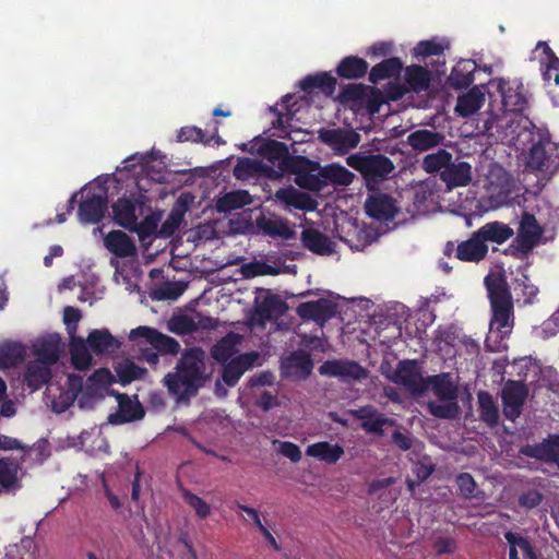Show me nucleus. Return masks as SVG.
<instances>
[{"label":"nucleus","mask_w":559,"mask_h":559,"mask_svg":"<svg viewBox=\"0 0 559 559\" xmlns=\"http://www.w3.org/2000/svg\"><path fill=\"white\" fill-rule=\"evenodd\" d=\"M489 86L501 97L502 107L486 121V130L490 136L519 148L532 139V123L522 114L527 103L523 84L496 78L489 81Z\"/></svg>","instance_id":"obj_1"},{"label":"nucleus","mask_w":559,"mask_h":559,"mask_svg":"<svg viewBox=\"0 0 559 559\" xmlns=\"http://www.w3.org/2000/svg\"><path fill=\"white\" fill-rule=\"evenodd\" d=\"M270 170L272 176L295 174V182L309 190H320L322 185L330 182L337 186H348L353 182L354 174L340 164L320 167L305 157L290 156L287 147L280 142L267 146Z\"/></svg>","instance_id":"obj_2"},{"label":"nucleus","mask_w":559,"mask_h":559,"mask_svg":"<svg viewBox=\"0 0 559 559\" xmlns=\"http://www.w3.org/2000/svg\"><path fill=\"white\" fill-rule=\"evenodd\" d=\"M114 381L112 373L106 368L96 370L84 385L81 377L67 374L62 383H50L46 395L56 413L66 412L75 400L80 408H92L109 393V386Z\"/></svg>","instance_id":"obj_3"},{"label":"nucleus","mask_w":559,"mask_h":559,"mask_svg":"<svg viewBox=\"0 0 559 559\" xmlns=\"http://www.w3.org/2000/svg\"><path fill=\"white\" fill-rule=\"evenodd\" d=\"M491 306V319L485 345L490 352L504 348L503 341L514 325L513 301L506 281L500 275H488L485 278Z\"/></svg>","instance_id":"obj_4"},{"label":"nucleus","mask_w":559,"mask_h":559,"mask_svg":"<svg viewBox=\"0 0 559 559\" xmlns=\"http://www.w3.org/2000/svg\"><path fill=\"white\" fill-rule=\"evenodd\" d=\"M205 354L192 347L185 350L176 366L175 372L164 378V384L177 400L193 395L205 382Z\"/></svg>","instance_id":"obj_5"},{"label":"nucleus","mask_w":559,"mask_h":559,"mask_svg":"<svg viewBox=\"0 0 559 559\" xmlns=\"http://www.w3.org/2000/svg\"><path fill=\"white\" fill-rule=\"evenodd\" d=\"M528 143L532 145L525 157L526 169L539 174L543 178H550L559 169V144L549 139L535 141V134L532 132V139L515 150L524 151Z\"/></svg>","instance_id":"obj_6"},{"label":"nucleus","mask_w":559,"mask_h":559,"mask_svg":"<svg viewBox=\"0 0 559 559\" xmlns=\"http://www.w3.org/2000/svg\"><path fill=\"white\" fill-rule=\"evenodd\" d=\"M107 210V190L102 185L91 182L82 189L79 218L84 224L99 222Z\"/></svg>","instance_id":"obj_7"},{"label":"nucleus","mask_w":559,"mask_h":559,"mask_svg":"<svg viewBox=\"0 0 559 559\" xmlns=\"http://www.w3.org/2000/svg\"><path fill=\"white\" fill-rule=\"evenodd\" d=\"M542 236L543 228L537 223L535 216L525 213L521 217L516 237L506 252L521 259L526 258L540 242Z\"/></svg>","instance_id":"obj_8"},{"label":"nucleus","mask_w":559,"mask_h":559,"mask_svg":"<svg viewBox=\"0 0 559 559\" xmlns=\"http://www.w3.org/2000/svg\"><path fill=\"white\" fill-rule=\"evenodd\" d=\"M347 164L364 175L368 186L371 181L386 179L394 170L393 163L383 155H350Z\"/></svg>","instance_id":"obj_9"},{"label":"nucleus","mask_w":559,"mask_h":559,"mask_svg":"<svg viewBox=\"0 0 559 559\" xmlns=\"http://www.w3.org/2000/svg\"><path fill=\"white\" fill-rule=\"evenodd\" d=\"M535 53L539 59L543 79L550 88L552 100L559 105V58L555 56L547 43H538Z\"/></svg>","instance_id":"obj_10"},{"label":"nucleus","mask_w":559,"mask_h":559,"mask_svg":"<svg viewBox=\"0 0 559 559\" xmlns=\"http://www.w3.org/2000/svg\"><path fill=\"white\" fill-rule=\"evenodd\" d=\"M130 341L134 342L139 347L150 344L152 347L164 354L176 355L179 349V343L157 330L148 326H139L130 331Z\"/></svg>","instance_id":"obj_11"},{"label":"nucleus","mask_w":559,"mask_h":559,"mask_svg":"<svg viewBox=\"0 0 559 559\" xmlns=\"http://www.w3.org/2000/svg\"><path fill=\"white\" fill-rule=\"evenodd\" d=\"M386 377L412 393H421L427 388L420 367L415 361H401L396 369Z\"/></svg>","instance_id":"obj_12"},{"label":"nucleus","mask_w":559,"mask_h":559,"mask_svg":"<svg viewBox=\"0 0 559 559\" xmlns=\"http://www.w3.org/2000/svg\"><path fill=\"white\" fill-rule=\"evenodd\" d=\"M319 138L324 144L340 155L346 154L360 142V135L352 129L321 130Z\"/></svg>","instance_id":"obj_13"},{"label":"nucleus","mask_w":559,"mask_h":559,"mask_svg":"<svg viewBox=\"0 0 559 559\" xmlns=\"http://www.w3.org/2000/svg\"><path fill=\"white\" fill-rule=\"evenodd\" d=\"M527 389L521 381H508L502 389L503 414L510 419H516L527 396Z\"/></svg>","instance_id":"obj_14"},{"label":"nucleus","mask_w":559,"mask_h":559,"mask_svg":"<svg viewBox=\"0 0 559 559\" xmlns=\"http://www.w3.org/2000/svg\"><path fill=\"white\" fill-rule=\"evenodd\" d=\"M223 364V380L227 385L233 386L247 370L261 365V356L257 352H250L238 355Z\"/></svg>","instance_id":"obj_15"},{"label":"nucleus","mask_w":559,"mask_h":559,"mask_svg":"<svg viewBox=\"0 0 559 559\" xmlns=\"http://www.w3.org/2000/svg\"><path fill=\"white\" fill-rule=\"evenodd\" d=\"M367 214L380 222L391 221L399 213L395 200L382 193L371 194L365 204Z\"/></svg>","instance_id":"obj_16"},{"label":"nucleus","mask_w":559,"mask_h":559,"mask_svg":"<svg viewBox=\"0 0 559 559\" xmlns=\"http://www.w3.org/2000/svg\"><path fill=\"white\" fill-rule=\"evenodd\" d=\"M439 200L438 182L436 179H426L415 187L414 215L428 213Z\"/></svg>","instance_id":"obj_17"},{"label":"nucleus","mask_w":559,"mask_h":559,"mask_svg":"<svg viewBox=\"0 0 559 559\" xmlns=\"http://www.w3.org/2000/svg\"><path fill=\"white\" fill-rule=\"evenodd\" d=\"M337 306L330 299L321 298L317 301L300 304L297 313L304 319H311L320 324L335 316Z\"/></svg>","instance_id":"obj_18"},{"label":"nucleus","mask_w":559,"mask_h":559,"mask_svg":"<svg viewBox=\"0 0 559 559\" xmlns=\"http://www.w3.org/2000/svg\"><path fill=\"white\" fill-rule=\"evenodd\" d=\"M521 452L526 456L554 463L559 467V435H551L538 444H526Z\"/></svg>","instance_id":"obj_19"},{"label":"nucleus","mask_w":559,"mask_h":559,"mask_svg":"<svg viewBox=\"0 0 559 559\" xmlns=\"http://www.w3.org/2000/svg\"><path fill=\"white\" fill-rule=\"evenodd\" d=\"M321 374L338 377L345 381L360 380L366 377V370L354 361L334 360L320 366Z\"/></svg>","instance_id":"obj_20"},{"label":"nucleus","mask_w":559,"mask_h":559,"mask_svg":"<svg viewBox=\"0 0 559 559\" xmlns=\"http://www.w3.org/2000/svg\"><path fill=\"white\" fill-rule=\"evenodd\" d=\"M215 326L216 322L214 319L202 316L201 313L178 316L173 318L169 322L170 330L181 335L189 334L198 329L211 330Z\"/></svg>","instance_id":"obj_21"},{"label":"nucleus","mask_w":559,"mask_h":559,"mask_svg":"<svg viewBox=\"0 0 559 559\" xmlns=\"http://www.w3.org/2000/svg\"><path fill=\"white\" fill-rule=\"evenodd\" d=\"M112 217L118 225L129 230H135L140 235L143 233L138 223L136 205L131 200L119 199L114 203Z\"/></svg>","instance_id":"obj_22"},{"label":"nucleus","mask_w":559,"mask_h":559,"mask_svg":"<svg viewBox=\"0 0 559 559\" xmlns=\"http://www.w3.org/2000/svg\"><path fill=\"white\" fill-rule=\"evenodd\" d=\"M104 246L117 258H131L138 251L133 240L121 230H112L105 235Z\"/></svg>","instance_id":"obj_23"},{"label":"nucleus","mask_w":559,"mask_h":559,"mask_svg":"<svg viewBox=\"0 0 559 559\" xmlns=\"http://www.w3.org/2000/svg\"><path fill=\"white\" fill-rule=\"evenodd\" d=\"M441 180L447 185L448 190L456 187H465L472 181V166L466 162L449 163L442 170Z\"/></svg>","instance_id":"obj_24"},{"label":"nucleus","mask_w":559,"mask_h":559,"mask_svg":"<svg viewBox=\"0 0 559 559\" xmlns=\"http://www.w3.org/2000/svg\"><path fill=\"white\" fill-rule=\"evenodd\" d=\"M312 369L310 356L304 352H294L282 360L284 376L305 379Z\"/></svg>","instance_id":"obj_25"},{"label":"nucleus","mask_w":559,"mask_h":559,"mask_svg":"<svg viewBox=\"0 0 559 559\" xmlns=\"http://www.w3.org/2000/svg\"><path fill=\"white\" fill-rule=\"evenodd\" d=\"M86 342L91 350L96 355L111 354L121 346L120 341L111 335L107 329L92 330Z\"/></svg>","instance_id":"obj_26"},{"label":"nucleus","mask_w":559,"mask_h":559,"mask_svg":"<svg viewBox=\"0 0 559 559\" xmlns=\"http://www.w3.org/2000/svg\"><path fill=\"white\" fill-rule=\"evenodd\" d=\"M68 445L83 449L92 455L108 453L109 449L106 439L98 431H83L78 438H69Z\"/></svg>","instance_id":"obj_27"},{"label":"nucleus","mask_w":559,"mask_h":559,"mask_svg":"<svg viewBox=\"0 0 559 559\" xmlns=\"http://www.w3.org/2000/svg\"><path fill=\"white\" fill-rule=\"evenodd\" d=\"M488 253V246L477 237V231H474L471 238L461 242L456 248V258L466 262H479Z\"/></svg>","instance_id":"obj_28"},{"label":"nucleus","mask_w":559,"mask_h":559,"mask_svg":"<svg viewBox=\"0 0 559 559\" xmlns=\"http://www.w3.org/2000/svg\"><path fill=\"white\" fill-rule=\"evenodd\" d=\"M306 454L325 464H335L344 455V449L338 443L321 441L308 445Z\"/></svg>","instance_id":"obj_29"},{"label":"nucleus","mask_w":559,"mask_h":559,"mask_svg":"<svg viewBox=\"0 0 559 559\" xmlns=\"http://www.w3.org/2000/svg\"><path fill=\"white\" fill-rule=\"evenodd\" d=\"M301 240L304 246L316 254L328 255L334 252V242L314 228L304 229Z\"/></svg>","instance_id":"obj_30"},{"label":"nucleus","mask_w":559,"mask_h":559,"mask_svg":"<svg viewBox=\"0 0 559 559\" xmlns=\"http://www.w3.org/2000/svg\"><path fill=\"white\" fill-rule=\"evenodd\" d=\"M476 231L477 237H480L484 243L491 241L501 245L514 235L513 229L509 225L497 221L485 224Z\"/></svg>","instance_id":"obj_31"},{"label":"nucleus","mask_w":559,"mask_h":559,"mask_svg":"<svg viewBox=\"0 0 559 559\" xmlns=\"http://www.w3.org/2000/svg\"><path fill=\"white\" fill-rule=\"evenodd\" d=\"M251 203V195L247 191L236 190L218 195L215 207L219 213H230Z\"/></svg>","instance_id":"obj_32"},{"label":"nucleus","mask_w":559,"mask_h":559,"mask_svg":"<svg viewBox=\"0 0 559 559\" xmlns=\"http://www.w3.org/2000/svg\"><path fill=\"white\" fill-rule=\"evenodd\" d=\"M275 198L282 202L287 210L294 207L309 211L313 209V201L310 197L292 187L280 189L275 193Z\"/></svg>","instance_id":"obj_33"},{"label":"nucleus","mask_w":559,"mask_h":559,"mask_svg":"<svg viewBox=\"0 0 559 559\" xmlns=\"http://www.w3.org/2000/svg\"><path fill=\"white\" fill-rule=\"evenodd\" d=\"M484 102V92L478 87H474L457 98L455 112L461 117H469L480 109Z\"/></svg>","instance_id":"obj_34"},{"label":"nucleus","mask_w":559,"mask_h":559,"mask_svg":"<svg viewBox=\"0 0 559 559\" xmlns=\"http://www.w3.org/2000/svg\"><path fill=\"white\" fill-rule=\"evenodd\" d=\"M50 367L51 365L37 359L29 361L24 373L26 384L33 390L39 389L49 380Z\"/></svg>","instance_id":"obj_35"},{"label":"nucleus","mask_w":559,"mask_h":559,"mask_svg":"<svg viewBox=\"0 0 559 559\" xmlns=\"http://www.w3.org/2000/svg\"><path fill=\"white\" fill-rule=\"evenodd\" d=\"M477 64L472 59H463L459 61L449 76L450 84L455 88L468 86L474 81V72Z\"/></svg>","instance_id":"obj_36"},{"label":"nucleus","mask_w":559,"mask_h":559,"mask_svg":"<svg viewBox=\"0 0 559 559\" xmlns=\"http://www.w3.org/2000/svg\"><path fill=\"white\" fill-rule=\"evenodd\" d=\"M273 142L274 141H270V142L265 143V145L263 147V152H262V155H263V158L265 159V162H261L263 169L267 173V175L270 177H272V175H271V170L269 168L271 165V162L269 159L270 155L267 153V146ZM259 165H260V162H258L257 159H252V158L240 159L234 168V175L236 178L245 180L253 175V173L258 169ZM277 177L278 176H273V178H277Z\"/></svg>","instance_id":"obj_37"},{"label":"nucleus","mask_w":559,"mask_h":559,"mask_svg":"<svg viewBox=\"0 0 559 559\" xmlns=\"http://www.w3.org/2000/svg\"><path fill=\"white\" fill-rule=\"evenodd\" d=\"M20 465L9 459L0 460V491H11L20 488Z\"/></svg>","instance_id":"obj_38"},{"label":"nucleus","mask_w":559,"mask_h":559,"mask_svg":"<svg viewBox=\"0 0 559 559\" xmlns=\"http://www.w3.org/2000/svg\"><path fill=\"white\" fill-rule=\"evenodd\" d=\"M258 226L270 236H278L289 239L294 236V229L283 218L277 216H262L258 219Z\"/></svg>","instance_id":"obj_39"},{"label":"nucleus","mask_w":559,"mask_h":559,"mask_svg":"<svg viewBox=\"0 0 559 559\" xmlns=\"http://www.w3.org/2000/svg\"><path fill=\"white\" fill-rule=\"evenodd\" d=\"M162 554L160 559H195L194 552L186 538L171 537L164 547H159Z\"/></svg>","instance_id":"obj_40"},{"label":"nucleus","mask_w":559,"mask_h":559,"mask_svg":"<svg viewBox=\"0 0 559 559\" xmlns=\"http://www.w3.org/2000/svg\"><path fill=\"white\" fill-rule=\"evenodd\" d=\"M88 348V344L84 338L71 336L70 354L72 364L76 369H86L92 365L93 357Z\"/></svg>","instance_id":"obj_41"},{"label":"nucleus","mask_w":559,"mask_h":559,"mask_svg":"<svg viewBox=\"0 0 559 559\" xmlns=\"http://www.w3.org/2000/svg\"><path fill=\"white\" fill-rule=\"evenodd\" d=\"M239 342V335L234 333L226 335L212 348V357L218 362H227L238 353Z\"/></svg>","instance_id":"obj_42"},{"label":"nucleus","mask_w":559,"mask_h":559,"mask_svg":"<svg viewBox=\"0 0 559 559\" xmlns=\"http://www.w3.org/2000/svg\"><path fill=\"white\" fill-rule=\"evenodd\" d=\"M33 354L37 360L53 365L59 358V343L55 337L38 340L33 345Z\"/></svg>","instance_id":"obj_43"},{"label":"nucleus","mask_w":559,"mask_h":559,"mask_svg":"<svg viewBox=\"0 0 559 559\" xmlns=\"http://www.w3.org/2000/svg\"><path fill=\"white\" fill-rule=\"evenodd\" d=\"M504 538L510 545L509 559H519L518 551L520 550L527 559H537V555L528 540L522 535L513 532L504 534Z\"/></svg>","instance_id":"obj_44"},{"label":"nucleus","mask_w":559,"mask_h":559,"mask_svg":"<svg viewBox=\"0 0 559 559\" xmlns=\"http://www.w3.org/2000/svg\"><path fill=\"white\" fill-rule=\"evenodd\" d=\"M401 69L402 62L399 58L386 59L371 69L369 80L372 83H378L382 80L397 75Z\"/></svg>","instance_id":"obj_45"},{"label":"nucleus","mask_w":559,"mask_h":559,"mask_svg":"<svg viewBox=\"0 0 559 559\" xmlns=\"http://www.w3.org/2000/svg\"><path fill=\"white\" fill-rule=\"evenodd\" d=\"M336 85V80L332 75L328 73H322L318 75H309L305 78L300 82V87L304 91H311L313 88H319L326 95L333 94Z\"/></svg>","instance_id":"obj_46"},{"label":"nucleus","mask_w":559,"mask_h":559,"mask_svg":"<svg viewBox=\"0 0 559 559\" xmlns=\"http://www.w3.org/2000/svg\"><path fill=\"white\" fill-rule=\"evenodd\" d=\"M368 70V63L357 57L345 58L337 67L338 75L346 79L362 78Z\"/></svg>","instance_id":"obj_47"},{"label":"nucleus","mask_w":559,"mask_h":559,"mask_svg":"<svg viewBox=\"0 0 559 559\" xmlns=\"http://www.w3.org/2000/svg\"><path fill=\"white\" fill-rule=\"evenodd\" d=\"M442 136L430 130H418L408 135V144L418 151H427L433 146H437Z\"/></svg>","instance_id":"obj_48"},{"label":"nucleus","mask_w":559,"mask_h":559,"mask_svg":"<svg viewBox=\"0 0 559 559\" xmlns=\"http://www.w3.org/2000/svg\"><path fill=\"white\" fill-rule=\"evenodd\" d=\"M119 416L122 421H132L141 419L144 416V409L136 399H130L126 395H118Z\"/></svg>","instance_id":"obj_49"},{"label":"nucleus","mask_w":559,"mask_h":559,"mask_svg":"<svg viewBox=\"0 0 559 559\" xmlns=\"http://www.w3.org/2000/svg\"><path fill=\"white\" fill-rule=\"evenodd\" d=\"M26 354V348L20 343H9L0 346V368H9L20 362Z\"/></svg>","instance_id":"obj_50"},{"label":"nucleus","mask_w":559,"mask_h":559,"mask_svg":"<svg viewBox=\"0 0 559 559\" xmlns=\"http://www.w3.org/2000/svg\"><path fill=\"white\" fill-rule=\"evenodd\" d=\"M406 82L415 92H421L429 87L430 74L428 70L419 66L408 67L405 71Z\"/></svg>","instance_id":"obj_51"},{"label":"nucleus","mask_w":559,"mask_h":559,"mask_svg":"<svg viewBox=\"0 0 559 559\" xmlns=\"http://www.w3.org/2000/svg\"><path fill=\"white\" fill-rule=\"evenodd\" d=\"M452 160V154L445 150H439L436 153L428 154L423 160V168L429 173H442Z\"/></svg>","instance_id":"obj_52"},{"label":"nucleus","mask_w":559,"mask_h":559,"mask_svg":"<svg viewBox=\"0 0 559 559\" xmlns=\"http://www.w3.org/2000/svg\"><path fill=\"white\" fill-rule=\"evenodd\" d=\"M431 382L433 385L435 394L440 400H455L457 390L448 374L437 376L431 380Z\"/></svg>","instance_id":"obj_53"},{"label":"nucleus","mask_w":559,"mask_h":559,"mask_svg":"<svg viewBox=\"0 0 559 559\" xmlns=\"http://www.w3.org/2000/svg\"><path fill=\"white\" fill-rule=\"evenodd\" d=\"M186 288L187 284L183 282H167L153 292V297L157 300H176Z\"/></svg>","instance_id":"obj_54"},{"label":"nucleus","mask_w":559,"mask_h":559,"mask_svg":"<svg viewBox=\"0 0 559 559\" xmlns=\"http://www.w3.org/2000/svg\"><path fill=\"white\" fill-rule=\"evenodd\" d=\"M116 371L119 381L122 382L123 384L141 379L145 374V369L136 366L134 362L129 360L120 362L117 366Z\"/></svg>","instance_id":"obj_55"},{"label":"nucleus","mask_w":559,"mask_h":559,"mask_svg":"<svg viewBox=\"0 0 559 559\" xmlns=\"http://www.w3.org/2000/svg\"><path fill=\"white\" fill-rule=\"evenodd\" d=\"M481 418L489 425H496L499 418L498 408L488 393L478 394Z\"/></svg>","instance_id":"obj_56"},{"label":"nucleus","mask_w":559,"mask_h":559,"mask_svg":"<svg viewBox=\"0 0 559 559\" xmlns=\"http://www.w3.org/2000/svg\"><path fill=\"white\" fill-rule=\"evenodd\" d=\"M428 407L432 415L440 418H452L457 414V405L454 401L440 400L430 402Z\"/></svg>","instance_id":"obj_57"},{"label":"nucleus","mask_w":559,"mask_h":559,"mask_svg":"<svg viewBox=\"0 0 559 559\" xmlns=\"http://www.w3.org/2000/svg\"><path fill=\"white\" fill-rule=\"evenodd\" d=\"M444 45L437 39L423 40L413 49L415 57H429L442 53Z\"/></svg>","instance_id":"obj_58"},{"label":"nucleus","mask_w":559,"mask_h":559,"mask_svg":"<svg viewBox=\"0 0 559 559\" xmlns=\"http://www.w3.org/2000/svg\"><path fill=\"white\" fill-rule=\"evenodd\" d=\"M183 499L186 503L194 510L199 518L204 519L211 514V507L201 497L185 490Z\"/></svg>","instance_id":"obj_59"},{"label":"nucleus","mask_w":559,"mask_h":559,"mask_svg":"<svg viewBox=\"0 0 559 559\" xmlns=\"http://www.w3.org/2000/svg\"><path fill=\"white\" fill-rule=\"evenodd\" d=\"M296 97L294 95L287 94L283 97V107L286 109V112H280L277 118V123L281 128H285V124L289 126V121L293 119L294 115L299 110L300 106H297V102H293Z\"/></svg>","instance_id":"obj_60"},{"label":"nucleus","mask_w":559,"mask_h":559,"mask_svg":"<svg viewBox=\"0 0 559 559\" xmlns=\"http://www.w3.org/2000/svg\"><path fill=\"white\" fill-rule=\"evenodd\" d=\"M273 445L283 456L289 459L293 463H297L301 460V451L299 447L289 441L274 440Z\"/></svg>","instance_id":"obj_61"},{"label":"nucleus","mask_w":559,"mask_h":559,"mask_svg":"<svg viewBox=\"0 0 559 559\" xmlns=\"http://www.w3.org/2000/svg\"><path fill=\"white\" fill-rule=\"evenodd\" d=\"M393 421L382 414L377 412L366 423H361V427L365 431L376 435H381L385 425H392Z\"/></svg>","instance_id":"obj_62"},{"label":"nucleus","mask_w":559,"mask_h":559,"mask_svg":"<svg viewBox=\"0 0 559 559\" xmlns=\"http://www.w3.org/2000/svg\"><path fill=\"white\" fill-rule=\"evenodd\" d=\"M512 367L516 369L518 376L524 379H526L530 373L536 374L538 371L536 361L530 357L514 359Z\"/></svg>","instance_id":"obj_63"},{"label":"nucleus","mask_w":559,"mask_h":559,"mask_svg":"<svg viewBox=\"0 0 559 559\" xmlns=\"http://www.w3.org/2000/svg\"><path fill=\"white\" fill-rule=\"evenodd\" d=\"M559 332V309L543 322L539 333L543 337H550Z\"/></svg>","instance_id":"obj_64"}]
</instances>
